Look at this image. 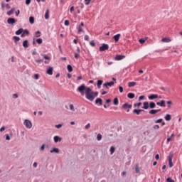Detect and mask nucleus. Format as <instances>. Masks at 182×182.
<instances>
[{
    "instance_id": "69168bd1",
    "label": "nucleus",
    "mask_w": 182,
    "mask_h": 182,
    "mask_svg": "<svg viewBox=\"0 0 182 182\" xmlns=\"http://www.w3.org/2000/svg\"><path fill=\"white\" fill-rule=\"evenodd\" d=\"M155 159L156 160H159L160 159V155H159V154H156Z\"/></svg>"
},
{
    "instance_id": "dca6fc26",
    "label": "nucleus",
    "mask_w": 182,
    "mask_h": 182,
    "mask_svg": "<svg viewBox=\"0 0 182 182\" xmlns=\"http://www.w3.org/2000/svg\"><path fill=\"white\" fill-rule=\"evenodd\" d=\"M144 106L142 107V109H144V110H147V109H149V107H150L149 106V103L148 102H144L143 103Z\"/></svg>"
},
{
    "instance_id": "e2e57ef3",
    "label": "nucleus",
    "mask_w": 182,
    "mask_h": 182,
    "mask_svg": "<svg viewBox=\"0 0 182 182\" xmlns=\"http://www.w3.org/2000/svg\"><path fill=\"white\" fill-rule=\"evenodd\" d=\"M32 0H26V5H29Z\"/></svg>"
},
{
    "instance_id": "4468645a",
    "label": "nucleus",
    "mask_w": 182,
    "mask_h": 182,
    "mask_svg": "<svg viewBox=\"0 0 182 182\" xmlns=\"http://www.w3.org/2000/svg\"><path fill=\"white\" fill-rule=\"evenodd\" d=\"M95 105H100V106H102V105H103V100H102V98H97L95 100Z\"/></svg>"
},
{
    "instance_id": "6e6d98bb",
    "label": "nucleus",
    "mask_w": 182,
    "mask_h": 182,
    "mask_svg": "<svg viewBox=\"0 0 182 182\" xmlns=\"http://www.w3.org/2000/svg\"><path fill=\"white\" fill-rule=\"evenodd\" d=\"M153 129H154L155 130H157V129H160V126H159V125H154V126L153 127Z\"/></svg>"
},
{
    "instance_id": "f704fd0d",
    "label": "nucleus",
    "mask_w": 182,
    "mask_h": 182,
    "mask_svg": "<svg viewBox=\"0 0 182 182\" xmlns=\"http://www.w3.org/2000/svg\"><path fill=\"white\" fill-rule=\"evenodd\" d=\"M42 56L43 59H46V60H50V57L46 55V54H42Z\"/></svg>"
},
{
    "instance_id": "2f4dec72",
    "label": "nucleus",
    "mask_w": 182,
    "mask_h": 182,
    "mask_svg": "<svg viewBox=\"0 0 182 182\" xmlns=\"http://www.w3.org/2000/svg\"><path fill=\"white\" fill-rule=\"evenodd\" d=\"M23 33L24 35H27V36H29V35L31 34V33H29V31L28 29H23Z\"/></svg>"
},
{
    "instance_id": "c9c22d12",
    "label": "nucleus",
    "mask_w": 182,
    "mask_h": 182,
    "mask_svg": "<svg viewBox=\"0 0 182 182\" xmlns=\"http://www.w3.org/2000/svg\"><path fill=\"white\" fill-rule=\"evenodd\" d=\"M135 171L137 174L140 173V168H139V165L135 166Z\"/></svg>"
},
{
    "instance_id": "4c0bfd02",
    "label": "nucleus",
    "mask_w": 182,
    "mask_h": 182,
    "mask_svg": "<svg viewBox=\"0 0 182 182\" xmlns=\"http://www.w3.org/2000/svg\"><path fill=\"white\" fill-rule=\"evenodd\" d=\"M41 31H36L35 33L36 38H41Z\"/></svg>"
},
{
    "instance_id": "1a4fd4ad",
    "label": "nucleus",
    "mask_w": 182,
    "mask_h": 182,
    "mask_svg": "<svg viewBox=\"0 0 182 182\" xmlns=\"http://www.w3.org/2000/svg\"><path fill=\"white\" fill-rule=\"evenodd\" d=\"M148 99H149V100H154V99H159V95L151 94L148 97Z\"/></svg>"
},
{
    "instance_id": "e433bc0d",
    "label": "nucleus",
    "mask_w": 182,
    "mask_h": 182,
    "mask_svg": "<svg viewBox=\"0 0 182 182\" xmlns=\"http://www.w3.org/2000/svg\"><path fill=\"white\" fill-rule=\"evenodd\" d=\"M116 151V148L114 146H111L109 151L111 153V154H113V153H114V151Z\"/></svg>"
},
{
    "instance_id": "ea45409f",
    "label": "nucleus",
    "mask_w": 182,
    "mask_h": 182,
    "mask_svg": "<svg viewBox=\"0 0 182 182\" xmlns=\"http://www.w3.org/2000/svg\"><path fill=\"white\" fill-rule=\"evenodd\" d=\"M107 85L108 87H109H109L113 86L114 85V81L107 82Z\"/></svg>"
},
{
    "instance_id": "5fc2aeb1",
    "label": "nucleus",
    "mask_w": 182,
    "mask_h": 182,
    "mask_svg": "<svg viewBox=\"0 0 182 182\" xmlns=\"http://www.w3.org/2000/svg\"><path fill=\"white\" fill-rule=\"evenodd\" d=\"M34 78L38 80V79H39V74H35L34 75Z\"/></svg>"
},
{
    "instance_id": "79ce46f5",
    "label": "nucleus",
    "mask_w": 182,
    "mask_h": 182,
    "mask_svg": "<svg viewBox=\"0 0 182 182\" xmlns=\"http://www.w3.org/2000/svg\"><path fill=\"white\" fill-rule=\"evenodd\" d=\"M155 123H162L163 119L160 118L159 119L154 120Z\"/></svg>"
},
{
    "instance_id": "7ed1b4c3",
    "label": "nucleus",
    "mask_w": 182,
    "mask_h": 182,
    "mask_svg": "<svg viewBox=\"0 0 182 182\" xmlns=\"http://www.w3.org/2000/svg\"><path fill=\"white\" fill-rule=\"evenodd\" d=\"M109 50V45L106 43H103L102 46L99 48L100 52H105V50Z\"/></svg>"
},
{
    "instance_id": "72a5a7b5",
    "label": "nucleus",
    "mask_w": 182,
    "mask_h": 182,
    "mask_svg": "<svg viewBox=\"0 0 182 182\" xmlns=\"http://www.w3.org/2000/svg\"><path fill=\"white\" fill-rule=\"evenodd\" d=\"M168 105V109H171V105H173V102L171 100L167 101L166 102Z\"/></svg>"
},
{
    "instance_id": "f3484780",
    "label": "nucleus",
    "mask_w": 182,
    "mask_h": 182,
    "mask_svg": "<svg viewBox=\"0 0 182 182\" xmlns=\"http://www.w3.org/2000/svg\"><path fill=\"white\" fill-rule=\"evenodd\" d=\"M53 140L55 143H59V141H62V138H60L59 136H55L53 137Z\"/></svg>"
},
{
    "instance_id": "c756f323",
    "label": "nucleus",
    "mask_w": 182,
    "mask_h": 182,
    "mask_svg": "<svg viewBox=\"0 0 182 182\" xmlns=\"http://www.w3.org/2000/svg\"><path fill=\"white\" fill-rule=\"evenodd\" d=\"M67 70H68V72H73V68L72 67L71 65H67Z\"/></svg>"
},
{
    "instance_id": "4be33fe9",
    "label": "nucleus",
    "mask_w": 182,
    "mask_h": 182,
    "mask_svg": "<svg viewBox=\"0 0 182 182\" xmlns=\"http://www.w3.org/2000/svg\"><path fill=\"white\" fill-rule=\"evenodd\" d=\"M13 39H14L16 45H18V42H19L21 41V38H19L18 36H14Z\"/></svg>"
},
{
    "instance_id": "aec40b11",
    "label": "nucleus",
    "mask_w": 182,
    "mask_h": 182,
    "mask_svg": "<svg viewBox=\"0 0 182 182\" xmlns=\"http://www.w3.org/2000/svg\"><path fill=\"white\" fill-rule=\"evenodd\" d=\"M164 119L166 120V122H170V120H171V115L170 114H166Z\"/></svg>"
},
{
    "instance_id": "423d86ee",
    "label": "nucleus",
    "mask_w": 182,
    "mask_h": 182,
    "mask_svg": "<svg viewBox=\"0 0 182 182\" xmlns=\"http://www.w3.org/2000/svg\"><path fill=\"white\" fill-rule=\"evenodd\" d=\"M7 23L9 25H14V23H16V20L14 18H9L7 19Z\"/></svg>"
},
{
    "instance_id": "a19ab883",
    "label": "nucleus",
    "mask_w": 182,
    "mask_h": 182,
    "mask_svg": "<svg viewBox=\"0 0 182 182\" xmlns=\"http://www.w3.org/2000/svg\"><path fill=\"white\" fill-rule=\"evenodd\" d=\"M97 140L98 141H100V140H102V135H101L100 134H98L97 135Z\"/></svg>"
},
{
    "instance_id": "3c124183",
    "label": "nucleus",
    "mask_w": 182,
    "mask_h": 182,
    "mask_svg": "<svg viewBox=\"0 0 182 182\" xmlns=\"http://www.w3.org/2000/svg\"><path fill=\"white\" fill-rule=\"evenodd\" d=\"M12 97H13V99H18V94H14V95H12Z\"/></svg>"
},
{
    "instance_id": "37998d69",
    "label": "nucleus",
    "mask_w": 182,
    "mask_h": 182,
    "mask_svg": "<svg viewBox=\"0 0 182 182\" xmlns=\"http://www.w3.org/2000/svg\"><path fill=\"white\" fill-rule=\"evenodd\" d=\"M70 110H71L72 112H75V106H73V105H70Z\"/></svg>"
},
{
    "instance_id": "052dcab7",
    "label": "nucleus",
    "mask_w": 182,
    "mask_h": 182,
    "mask_svg": "<svg viewBox=\"0 0 182 182\" xmlns=\"http://www.w3.org/2000/svg\"><path fill=\"white\" fill-rule=\"evenodd\" d=\"M36 62L37 63H41V62H43V59L36 60Z\"/></svg>"
},
{
    "instance_id": "39448f33",
    "label": "nucleus",
    "mask_w": 182,
    "mask_h": 182,
    "mask_svg": "<svg viewBox=\"0 0 182 182\" xmlns=\"http://www.w3.org/2000/svg\"><path fill=\"white\" fill-rule=\"evenodd\" d=\"M168 163H169V167H173V153H170L168 155Z\"/></svg>"
},
{
    "instance_id": "412c9836",
    "label": "nucleus",
    "mask_w": 182,
    "mask_h": 182,
    "mask_svg": "<svg viewBox=\"0 0 182 182\" xmlns=\"http://www.w3.org/2000/svg\"><path fill=\"white\" fill-rule=\"evenodd\" d=\"M135 97H136V95H134V93L133 92H129L127 95L128 99H134Z\"/></svg>"
},
{
    "instance_id": "7c9ffc66",
    "label": "nucleus",
    "mask_w": 182,
    "mask_h": 182,
    "mask_svg": "<svg viewBox=\"0 0 182 182\" xmlns=\"http://www.w3.org/2000/svg\"><path fill=\"white\" fill-rule=\"evenodd\" d=\"M136 82H130L128 83L129 87H133V86H136Z\"/></svg>"
},
{
    "instance_id": "864d4df0",
    "label": "nucleus",
    "mask_w": 182,
    "mask_h": 182,
    "mask_svg": "<svg viewBox=\"0 0 182 182\" xmlns=\"http://www.w3.org/2000/svg\"><path fill=\"white\" fill-rule=\"evenodd\" d=\"M92 0H85V5H89Z\"/></svg>"
},
{
    "instance_id": "8fccbe9b",
    "label": "nucleus",
    "mask_w": 182,
    "mask_h": 182,
    "mask_svg": "<svg viewBox=\"0 0 182 182\" xmlns=\"http://www.w3.org/2000/svg\"><path fill=\"white\" fill-rule=\"evenodd\" d=\"M63 126V124H58L55 125V127H56V129H60V127H62Z\"/></svg>"
},
{
    "instance_id": "338daca9",
    "label": "nucleus",
    "mask_w": 182,
    "mask_h": 182,
    "mask_svg": "<svg viewBox=\"0 0 182 182\" xmlns=\"http://www.w3.org/2000/svg\"><path fill=\"white\" fill-rule=\"evenodd\" d=\"M85 41H89V36L85 35L84 37Z\"/></svg>"
},
{
    "instance_id": "a878e982",
    "label": "nucleus",
    "mask_w": 182,
    "mask_h": 182,
    "mask_svg": "<svg viewBox=\"0 0 182 182\" xmlns=\"http://www.w3.org/2000/svg\"><path fill=\"white\" fill-rule=\"evenodd\" d=\"M23 32V28H21L16 31V35H21Z\"/></svg>"
},
{
    "instance_id": "bb28decb",
    "label": "nucleus",
    "mask_w": 182,
    "mask_h": 182,
    "mask_svg": "<svg viewBox=\"0 0 182 182\" xmlns=\"http://www.w3.org/2000/svg\"><path fill=\"white\" fill-rule=\"evenodd\" d=\"M45 19H49V9H46V14L44 15Z\"/></svg>"
},
{
    "instance_id": "c03bdc74",
    "label": "nucleus",
    "mask_w": 182,
    "mask_h": 182,
    "mask_svg": "<svg viewBox=\"0 0 182 182\" xmlns=\"http://www.w3.org/2000/svg\"><path fill=\"white\" fill-rule=\"evenodd\" d=\"M141 105V102H138L134 104V107H140V105Z\"/></svg>"
},
{
    "instance_id": "a211bd4d",
    "label": "nucleus",
    "mask_w": 182,
    "mask_h": 182,
    "mask_svg": "<svg viewBox=\"0 0 182 182\" xmlns=\"http://www.w3.org/2000/svg\"><path fill=\"white\" fill-rule=\"evenodd\" d=\"M141 112H144V109H134L133 110V113H134L135 114H140V113H141Z\"/></svg>"
},
{
    "instance_id": "9d476101",
    "label": "nucleus",
    "mask_w": 182,
    "mask_h": 182,
    "mask_svg": "<svg viewBox=\"0 0 182 182\" xmlns=\"http://www.w3.org/2000/svg\"><path fill=\"white\" fill-rule=\"evenodd\" d=\"M50 153H55V154H59V153H60V150H59V148L53 147L50 151Z\"/></svg>"
},
{
    "instance_id": "f03ea898",
    "label": "nucleus",
    "mask_w": 182,
    "mask_h": 182,
    "mask_svg": "<svg viewBox=\"0 0 182 182\" xmlns=\"http://www.w3.org/2000/svg\"><path fill=\"white\" fill-rule=\"evenodd\" d=\"M23 124L26 129H32V122H31L29 119L24 120Z\"/></svg>"
},
{
    "instance_id": "58836bf2",
    "label": "nucleus",
    "mask_w": 182,
    "mask_h": 182,
    "mask_svg": "<svg viewBox=\"0 0 182 182\" xmlns=\"http://www.w3.org/2000/svg\"><path fill=\"white\" fill-rule=\"evenodd\" d=\"M147 40V38H141L139 40V42L143 45V43H144V42H146V41Z\"/></svg>"
},
{
    "instance_id": "de8ad7c7",
    "label": "nucleus",
    "mask_w": 182,
    "mask_h": 182,
    "mask_svg": "<svg viewBox=\"0 0 182 182\" xmlns=\"http://www.w3.org/2000/svg\"><path fill=\"white\" fill-rule=\"evenodd\" d=\"M69 23H70L69 20H65V21H64V25H65V26H69Z\"/></svg>"
},
{
    "instance_id": "f8f14e48",
    "label": "nucleus",
    "mask_w": 182,
    "mask_h": 182,
    "mask_svg": "<svg viewBox=\"0 0 182 182\" xmlns=\"http://www.w3.org/2000/svg\"><path fill=\"white\" fill-rule=\"evenodd\" d=\"M22 46L25 48V49H27V48L29 46V41L24 40L23 41Z\"/></svg>"
},
{
    "instance_id": "b1692460",
    "label": "nucleus",
    "mask_w": 182,
    "mask_h": 182,
    "mask_svg": "<svg viewBox=\"0 0 182 182\" xmlns=\"http://www.w3.org/2000/svg\"><path fill=\"white\" fill-rule=\"evenodd\" d=\"M15 12V8H11V9L9 11H7V15L9 16H11V15H12V14H14Z\"/></svg>"
},
{
    "instance_id": "774afa93",
    "label": "nucleus",
    "mask_w": 182,
    "mask_h": 182,
    "mask_svg": "<svg viewBox=\"0 0 182 182\" xmlns=\"http://www.w3.org/2000/svg\"><path fill=\"white\" fill-rule=\"evenodd\" d=\"M5 131V127H2L1 129H0V132H4Z\"/></svg>"
},
{
    "instance_id": "0eeeda50",
    "label": "nucleus",
    "mask_w": 182,
    "mask_h": 182,
    "mask_svg": "<svg viewBox=\"0 0 182 182\" xmlns=\"http://www.w3.org/2000/svg\"><path fill=\"white\" fill-rule=\"evenodd\" d=\"M157 106H160V107H166V100H162L160 102H156Z\"/></svg>"
},
{
    "instance_id": "393cba45",
    "label": "nucleus",
    "mask_w": 182,
    "mask_h": 182,
    "mask_svg": "<svg viewBox=\"0 0 182 182\" xmlns=\"http://www.w3.org/2000/svg\"><path fill=\"white\" fill-rule=\"evenodd\" d=\"M156 107V103L154 102H149V109H154Z\"/></svg>"
},
{
    "instance_id": "4d7b16f0",
    "label": "nucleus",
    "mask_w": 182,
    "mask_h": 182,
    "mask_svg": "<svg viewBox=\"0 0 182 182\" xmlns=\"http://www.w3.org/2000/svg\"><path fill=\"white\" fill-rule=\"evenodd\" d=\"M5 7H6V4H5V3L3 1V2L1 3V9H5Z\"/></svg>"
},
{
    "instance_id": "6ab92c4d",
    "label": "nucleus",
    "mask_w": 182,
    "mask_h": 182,
    "mask_svg": "<svg viewBox=\"0 0 182 182\" xmlns=\"http://www.w3.org/2000/svg\"><path fill=\"white\" fill-rule=\"evenodd\" d=\"M102 85H103V80H98L97 81V86L98 89H100V87H102Z\"/></svg>"
},
{
    "instance_id": "5701e85b",
    "label": "nucleus",
    "mask_w": 182,
    "mask_h": 182,
    "mask_svg": "<svg viewBox=\"0 0 182 182\" xmlns=\"http://www.w3.org/2000/svg\"><path fill=\"white\" fill-rule=\"evenodd\" d=\"M161 42H165L166 43H168V42H171V39L169 38H164L161 39Z\"/></svg>"
},
{
    "instance_id": "473e14b6",
    "label": "nucleus",
    "mask_w": 182,
    "mask_h": 182,
    "mask_svg": "<svg viewBox=\"0 0 182 182\" xmlns=\"http://www.w3.org/2000/svg\"><path fill=\"white\" fill-rule=\"evenodd\" d=\"M36 42H37V43H38V45H42V43H43V41L42 40V38H37L36 40Z\"/></svg>"
},
{
    "instance_id": "680f3d73",
    "label": "nucleus",
    "mask_w": 182,
    "mask_h": 182,
    "mask_svg": "<svg viewBox=\"0 0 182 182\" xmlns=\"http://www.w3.org/2000/svg\"><path fill=\"white\" fill-rule=\"evenodd\" d=\"M143 99H144V95H141V96L139 97V101L140 102V100H143Z\"/></svg>"
},
{
    "instance_id": "9b49d317",
    "label": "nucleus",
    "mask_w": 182,
    "mask_h": 182,
    "mask_svg": "<svg viewBox=\"0 0 182 182\" xmlns=\"http://www.w3.org/2000/svg\"><path fill=\"white\" fill-rule=\"evenodd\" d=\"M46 73L50 75H53V67H49Z\"/></svg>"
},
{
    "instance_id": "20e7f679",
    "label": "nucleus",
    "mask_w": 182,
    "mask_h": 182,
    "mask_svg": "<svg viewBox=\"0 0 182 182\" xmlns=\"http://www.w3.org/2000/svg\"><path fill=\"white\" fill-rule=\"evenodd\" d=\"M85 26V23L83 22H81L80 26L77 27L78 31L77 33L80 34L81 32L85 33V31L82 28V27Z\"/></svg>"
},
{
    "instance_id": "09e8293b",
    "label": "nucleus",
    "mask_w": 182,
    "mask_h": 182,
    "mask_svg": "<svg viewBox=\"0 0 182 182\" xmlns=\"http://www.w3.org/2000/svg\"><path fill=\"white\" fill-rule=\"evenodd\" d=\"M166 182H174V180H173L171 178L168 177L166 178Z\"/></svg>"
},
{
    "instance_id": "49530a36",
    "label": "nucleus",
    "mask_w": 182,
    "mask_h": 182,
    "mask_svg": "<svg viewBox=\"0 0 182 182\" xmlns=\"http://www.w3.org/2000/svg\"><path fill=\"white\" fill-rule=\"evenodd\" d=\"M85 130H89L90 129V123H88L87 125L85 127Z\"/></svg>"
},
{
    "instance_id": "13d9d810",
    "label": "nucleus",
    "mask_w": 182,
    "mask_h": 182,
    "mask_svg": "<svg viewBox=\"0 0 182 182\" xmlns=\"http://www.w3.org/2000/svg\"><path fill=\"white\" fill-rule=\"evenodd\" d=\"M41 150L43 151L45 150V144H43L42 146H41Z\"/></svg>"
},
{
    "instance_id": "a18cd8bd",
    "label": "nucleus",
    "mask_w": 182,
    "mask_h": 182,
    "mask_svg": "<svg viewBox=\"0 0 182 182\" xmlns=\"http://www.w3.org/2000/svg\"><path fill=\"white\" fill-rule=\"evenodd\" d=\"M90 45L92 47L96 46V43H95V41H92L90 42Z\"/></svg>"
},
{
    "instance_id": "cd10ccee",
    "label": "nucleus",
    "mask_w": 182,
    "mask_h": 182,
    "mask_svg": "<svg viewBox=\"0 0 182 182\" xmlns=\"http://www.w3.org/2000/svg\"><path fill=\"white\" fill-rule=\"evenodd\" d=\"M113 105H114V106H117V105H119V98L115 97L113 100Z\"/></svg>"
},
{
    "instance_id": "f257e3e1",
    "label": "nucleus",
    "mask_w": 182,
    "mask_h": 182,
    "mask_svg": "<svg viewBox=\"0 0 182 182\" xmlns=\"http://www.w3.org/2000/svg\"><path fill=\"white\" fill-rule=\"evenodd\" d=\"M77 92H79L81 96H85L87 100L90 102H93L95 98L99 96V92L92 90V88L87 87L85 84H82L77 87Z\"/></svg>"
},
{
    "instance_id": "0e129e2a",
    "label": "nucleus",
    "mask_w": 182,
    "mask_h": 182,
    "mask_svg": "<svg viewBox=\"0 0 182 182\" xmlns=\"http://www.w3.org/2000/svg\"><path fill=\"white\" fill-rule=\"evenodd\" d=\"M6 140H11V137L9 136V134H6Z\"/></svg>"
},
{
    "instance_id": "c85d7f7f",
    "label": "nucleus",
    "mask_w": 182,
    "mask_h": 182,
    "mask_svg": "<svg viewBox=\"0 0 182 182\" xmlns=\"http://www.w3.org/2000/svg\"><path fill=\"white\" fill-rule=\"evenodd\" d=\"M29 23L32 24L35 23V17L30 16L29 17Z\"/></svg>"
},
{
    "instance_id": "bf43d9fd",
    "label": "nucleus",
    "mask_w": 182,
    "mask_h": 182,
    "mask_svg": "<svg viewBox=\"0 0 182 182\" xmlns=\"http://www.w3.org/2000/svg\"><path fill=\"white\" fill-rule=\"evenodd\" d=\"M119 90L120 93H123V87L119 86Z\"/></svg>"
},
{
    "instance_id": "6e6552de",
    "label": "nucleus",
    "mask_w": 182,
    "mask_h": 182,
    "mask_svg": "<svg viewBox=\"0 0 182 182\" xmlns=\"http://www.w3.org/2000/svg\"><path fill=\"white\" fill-rule=\"evenodd\" d=\"M124 58H126L124 55H117L114 59V60H122V59H124Z\"/></svg>"
},
{
    "instance_id": "603ef678",
    "label": "nucleus",
    "mask_w": 182,
    "mask_h": 182,
    "mask_svg": "<svg viewBox=\"0 0 182 182\" xmlns=\"http://www.w3.org/2000/svg\"><path fill=\"white\" fill-rule=\"evenodd\" d=\"M127 102L124 103L123 105H122V109H127Z\"/></svg>"
},
{
    "instance_id": "2eb2a0df",
    "label": "nucleus",
    "mask_w": 182,
    "mask_h": 182,
    "mask_svg": "<svg viewBox=\"0 0 182 182\" xmlns=\"http://www.w3.org/2000/svg\"><path fill=\"white\" fill-rule=\"evenodd\" d=\"M120 34H117L115 36H114L112 38L114 40L115 43H117V42H119V40L120 39Z\"/></svg>"
},
{
    "instance_id": "ddd939ff",
    "label": "nucleus",
    "mask_w": 182,
    "mask_h": 182,
    "mask_svg": "<svg viewBox=\"0 0 182 182\" xmlns=\"http://www.w3.org/2000/svg\"><path fill=\"white\" fill-rule=\"evenodd\" d=\"M159 112H161V109H151L149 113V114H156V113H159Z\"/></svg>"
}]
</instances>
